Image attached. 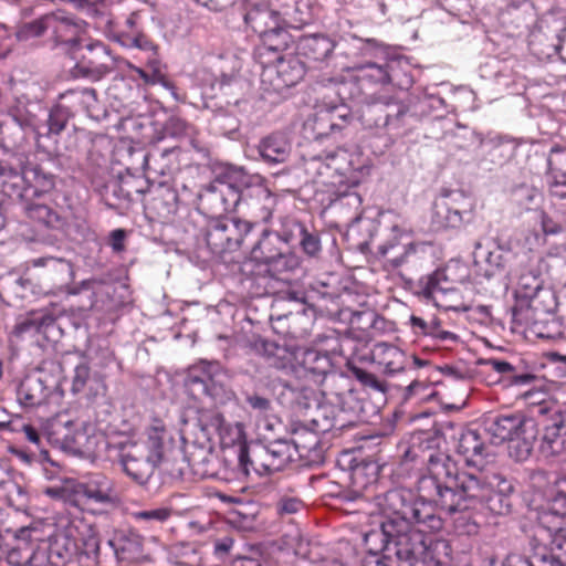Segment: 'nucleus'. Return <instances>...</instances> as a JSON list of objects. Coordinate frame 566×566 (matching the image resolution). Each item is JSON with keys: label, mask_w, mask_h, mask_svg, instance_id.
Segmentation results:
<instances>
[{"label": "nucleus", "mask_w": 566, "mask_h": 566, "mask_svg": "<svg viewBox=\"0 0 566 566\" xmlns=\"http://www.w3.org/2000/svg\"><path fill=\"white\" fill-rule=\"evenodd\" d=\"M390 81L387 67L378 64H365L358 69L356 74V82L365 94L376 86L389 84Z\"/></svg>", "instance_id": "58836bf2"}, {"label": "nucleus", "mask_w": 566, "mask_h": 566, "mask_svg": "<svg viewBox=\"0 0 566 566\" xmlns=\"http://www.w3.org/2000/svg\"><path fill=\"white\" fill-rule=\"evenodd\" d=\"M259 154L271 164L284 163L291 154V144L281 134H272L259 145Z\"/></svg>", "instance_id": "4c0bfd02"}, {"label": "nucleus", "mask_w": 566, "mask_h": 566, "mask_svg": "<svg viewBox=\"0 0 566 566\" xmlns=\"http://www.w3.org/2000/svg\"><path fill=\"white\" fill-rule=\"evenodd\" d=\"M31 531L21 530V537L18 538L17 546L12 547L9 553V562L15 566L31 565L34 556V548L36 545L29 541Z\"/></svg>", "instance_id": "c03bdc74"}, {"label": "nucleus", "mask_w": 566, "mask_h": 566, "mask_svg": "<svg viewBox=\"0 0 566 566\" xmlns=\"http://www.w3.org/2000/svg\"><path fill=\"white\" fill-rule=\"evenodd\" d=\"M129 69L133 72H136L137 76H139L140 80L146 85H156L158 83H165V74L161 73L160 70H154V71H145L136 65L129 64Z\"/></svg>", "instance_id": "052dcab7"}, {"label": "nucleus", "mask_w": 566, "mask_h": 566, "mask_svg": "<svg viewBox=\"0 0 566 566\" xmlns=\"http://www.w3.org/2000/svg\"><path fill=\"white\" fill-rule=\"evenodd\" d=\"M74 115L64 111L62 107L56 105L52 106L49 118H46V133L48 137H59L60 134L65 130L66 125Z\"/></svg>", "instance_id": "8fccbe9b"}, {"label": "nucleus", "mask_w": 566, "mask_h": 566, "mask_svg": "<svg viewBox=\"0 0 566 566\" xmlns=\"http://www.w3.org/2000/svg\"><path fill=\"white\" fill-rule=\"evenodd\" d=\"M59 98L56 106L74 116L84 113L88 117H94L97 111L98 101L95 88H71Z\"/></svg>", "instance_id": "c85d7f7f"}, {"label": "nucleus", "mask_w": 566, "mask_h": 566, "mask_svg": "<svg viewBox=\"0 0 566 566\" xmlns=\"http://www.w3.org/2000/svg\"><path fill=\"white\" fill-rule=\"evenodd\" d=\"M503 566H566V517L544 512L533 527L531 553L511 555Z\"/></svg>", "instance_id": "f03ea898"}, {"label": "nucleus", "mask_w": 566, "mask_h": 566, "mask_svg": "<svg viewBox=\"0 0 566 566\" xmlns=\"http://www.w3.org/2000/svg\"><path fill=\"white\" fill-rule=\"evenodd\" d=\"M217 220L209 223L206 232V242L208 249L214 255H221L226 252L237 251L230 242L227 233L223 232Z\"/></svg>", "instance_id": "a18cd8bd"}, {"label": "nucleus", "mask_w": 566, "mask_h": 566, "mask_svg": "<svg viewBox=\"0 0 566 566\" xmlns=\"http://www.w3.org/2000/svg\"><path fill=\"white\" fill-rule=\"evenodd\" d=\"M24 187L17 195L24 200L50 195L55 187V176L40 165H27L21 177Z\"/></svg>", "instance_id": "4be33fe9"}, {"label": "nucleus", "mask_w": 566, "mask_h": 566, "mask_svg": "<svg viewBox=\"0 0 566 566\" xmlns=\"http://www.w3.org/2000/svg\"><path fill=\"white\" fill-rule=\"evenodd\" d=\"M244 23L263 38V44L258 49L261 57L272 51V38L279 36L280 31L285 29L272 2L252 4L244 14Z\"/></svg>", "instance_id": "2eb2a0df"}, {"label": "nucleus", "mask_w": 566, "mask_h": 566, "mask_svg": "<svg viewBox=\"0 0 566 566\" xmlns=\"http://www.w3.org/2000/svg\"><path fill=\"white\" fill-rule=\"evenodd\" d=\"M408 106L394 96L371 95V102L365 107L363 118L366 123L387 129H398L403 126Z\"/></svg>", "instance_id": "dca6fc26"}, {"label": "nucleus", "mask_w": 566, "mask_h": 566, "mask_svg": "<svg viewBox=\"0 0 566 566\" xmlns=\"http://www.w3.org/2000/svg\"><path fill=\"white\" fill-rule=\"evenodd\" d=\"M210 448L185 442V460L196 476L201 479L213 475L209 470Z\"/></svg>", "instance_id": "a19ab883"}, {"label": "nucleus", "mask_w": 566, "mask_h": 566, "mask_svg": "<svg viewBox=\"0 0 566 566\" xmlns=\"http://www.w3.org/2000/svg\"><path fill=\"white\" fill-rule=\"evenodd\" d=\"M350 118L346 105L319 106L314 114L313 130L316 137H325L334 132H342Z\"/></svg>", "instance_id": "a878e982"}, {"label": "nucleus", "mask_w": 566, "mask_h": 566, "mask_svg": "<svg viewBox=\"0 0 566 566\" xmlns=\"http://www.w3.org/2000/svg\"><path fill=\"white\" fill-rule=\"evenodd\" d=\"M0 177L3 178L2 186L3 188L11 187L15 188V182L10 184L12 179H20L22 175H19L15 168L9 165L6 161H0Z\"/></svg>", "instance_id": "0e129e2a"}, {"label": "nucleus", "mask_w": 566, "mask_h": 566, "mask_svg": "<svg viewBox=\"0 0 566 566\" xmlns=\"http://www.w3.org/2000/svg\"><path fill=\"white\" fill-rule=\"evenodd\" d=\"M66 502L82 511L90 503L115 505L117 496L111 480L102 473H95L87 476L86 481L76 483L73 494L67 497Z\"/></svg>", "instance_id": "4468645a"}, {"label": "nucleus", "mask_w": 566, "mask_h": 566, "mask_svg": "<svg viewBox=\"0 0 566 566\" xmlns=\"http://www.w3.org/2000/svg\"><path fill=\"white\" fill-rule=\"evenodd\" d=\"M24 214L27 219L40 228L57 229L61 226V218L57 211L43 203H25Z\"/></svg>", "instance_id": "ea45409f"}, {"label": "nucleus", "mask_w": 566, "mask_h": 566, "mask_svg": "<svg viewBox=\"0 0 566 566\" xmlns=\"http://www.w3.org/2000/svg\"><path fill=\"white\" fill-rule=\"evenodd\" d=\"M457 452L463 457L468 469L460 470H485L484 460L489 457L486 447L480 433L475 430L463 431L458 439Z\"/></svg>", "instance_id": "cd10ccee"}, {"label": "nucleus", "mask_w": 566, "mask_h": 566, "mask_svg": "<svg viewBox=\"0 0 566 566\" xmlns=\"http://www.w3.org/2000/svg\"><path fill=\"white\" fill-rule=\"evenodd\" d=\"M537 412L542 423L541 454L545 458L559 455L566 444V403L544 402L539 405Z\"/></svg>", "instance_id": "f8f14e48"}, {"label": "nucleus", "mask_w": 566, "mask_h": 566, "mask_svg": "<svg viewBox=\"0 0 566 566\" xmlns=\"http://www.w3.org/2000/svg\"><path fill=\"white\" fill-rule=\"evenodd\" d=\"M474 201L462 190H441L434 198L429 224L433 232L458 230L474 213Z\"/></svg>", "instance_id": "9d476101"}, {"label": "nucleus", "mask_w": 566, "mask_h": 566, "mask_svg": "<svg viewBox=\"0 0 566 566\" xmlns=\"http://www.w3.org/2000/svg\"><path fill=\"white\" fill-rule=\"evenodd\" d=\"M541 228L546 235H556L563 232V226L546 213L541 216Z\"/></svg>", "instance_id": "338daca9"}, {"label": "nucleus", "mask_w": 566, "mask_h": 566, "mask_svg": "<svg viewBox=\"0 0 566 566\" xmlns=\"http://www.w3.org/2000/svg\"><path fill=\"white\" fill-rule=\"evenodd\" d=\"M18 401L27 408L41 406L48 397L46 387L40 378L27 377L21 381L17 391Z\"/></svg>", "instance_id": "e433bc0d"}, {"label": "nucleus", "mask_w": 566, "mask_h": 566, "mask_svg": "<svg viewBox=\"0 0 566 566\" xmlns=\"http://www.w3.org/2000/svg\"><path fill=\"white\" fill-rule=\"evenodd\" d=\"M481 364L500 375V380L509 382L510 386H528L536 380L535 374L523 371L518 366L503 359L489 357L481 359Z\"/></svg>", "instance_id": "2f4dec72"}, {"label": "nucleus", "mask_w": 566, "mask_h": 566, "mask_svg": "<svg viewBox=\"0 0 566 566\" xmlns=\"http://www.w3.org/2000/svg\"><path fill=\"white\" fill-rule=\"evenodd\" d=\"M448 279L443 271H434L433 274H429L421 285V293L428 298L436 300L440 294H444L446 291L450 290L447 286Z\"/></svg>", "instance_id": "3c124183"}, {"label": "nucleus", "mask_w": 566, "mask_h": 566, "mask_svg": "<svg viewBox=\"0 0 566 566\" xmlns=\"http://www.w3.org/2000/svg\"><path fill=\"white\" fill-rule=\"evenodd\" d=\"M548 196L556 200L566 199V175L560 177H548L547 180Z\"/></svg>", "instance_id": "bf43d9fd"}, {"label": "nucleus", "mask_w": 566, "mask_h": 566, "mask_svg": "<svg viewBox=\"0 0 566 566\" xmlns=\"http://www.w3.org/2000/svg\"><path fill=\"white\" fill-rule=\"evenodd\" d=\"M164 132L166 135L172 137H193L196 134L195 126L178 116L167 118L164 125Z\"/></svg>", "instance_id": "864d4df0"}, {"label": "nucleus", "mask_w": 566, "mask_h": 566, "mask_svg": "<svg viewBox=\"0 0 566 566\" xmlns=\"http://www.w3.org/2000/svg\"><path fill=\"white\" fill-rule=\"evenodd\" d=\"M126 233L123 229H116L109 233V247L114 252L120 253L125 250Z\"/></svg>", "instance_id": "774afa93"}, {"label": "nucleus", "mask_w": 566, "mask_h": 566, "mask_svg": "<svg viewBox=\"0 0 566 566\" xmlns=\"http://www.w3.org/2000/svg\"><path fill=\"white\" fill-rule=\"evenodd\" d=\"M269 235L270 232L264 229L262 233V239L259 240L258 243H255L251 250L252 259L265 264H271L274 261V259L279 255V253L275 252V250L264 251L265 239Z\"/></svg>", "instance_id": "13d9d810"}, {"label": "nucleus", "mask_w": 566, "mask_h": 566, "mask_svg": "<svg viewBox=\"0 0 566 566\" xmlns=\"http://www.w3.org/2000/svg\"><path fill=\"white\" fill-rule=\"evenodd\" d=\"M426 336L432 337L436 342L446 346L455 345L459 342V336L454 332L442 328L441 321L436 317H433V326L429 328Z\"/></svg>", "instance_id": "5fc2aeb1"}, {"label": "nucleus", "mask_w": 566, "mask_h": 566, "mask_svg": "<svg viewBox=\"0 0 566 566\" xmlns=\"http://www.w3.org/2000/svg\"><path fill=\"white\" fill-rule=\"evenodd\" d=\"M218 369L216 363L200 361L193 365L187 375V385L190 387L200 386L201 391L207 392L208 384L213 380V375Z\"/></svg>", "instance_id": "09e8293b"}, {"label": "nucleus", "mask_w": 566, "mask_h": 566, "mask_svg": "<svg viewBox=\"0 0 566 566\" xmlns=\"http://www.w3.org/2000/svg\"><path fill=\"white\" fill-rule=\"evenodd\" d=\"M81 516H71L66 518V523L61 524V530L53 535L49 557L57 565H65L78 555L80 523Z\"/></svg>", "instance_id": "a211bd4d"}, {"label": "nucleus", "mask_w": 566, "mask_h": 566, "mask_svg": "<svg viewBox=\"0 0 566 566\" xmlns=\"http://www.w3.org/2000/svg\"><path fill=\"white\" fill-rule=\"evenodd\" d=\"M436 439L418 436L405 458L427 463L418 490L449 514L483 506L495 515L511 512L513 485L505 476L485 469L460 470L446 452L434 450Z\"/></svg>", "instance_id": "f257e3e1"}, {"label": "nucleus", "mask_w": 566, "mask_h": 566, "mask_svg": "<svg viewBox=\"0 0 566 566\" xmlns=\"http://www.w3.org/2000/svg\"><path fill=\"white\" fill-rule=\"evenodd\" d=\"M262 185L261 176L250 175L242 167L226 165L214 169V177L206 189L212 196L219 197L222 211L229 213L235 209L242 192Z\"/></svg>", "instance_id": "1a4fd4ad"}, {"label": "nucleus", "mask_w": 566, "mask_h": 566, "mask_svg": "<svg viewBox=\"0 0 566 566\" xmlns=\"http://www.w3.org/2000/svg\"><path fill=\"white\" fill-rule=\"evenodd\" d=\"M202 433L208 438L212 432L219 436L222 448H235L250 446L244 440L243 424L240 422L226 423L223 416L214 410H206L200 413Z\"/></svg>", "instance_id": "6ab92c4d"}, {"label": "nucleus", "mask_w": 566, "mask_h": 566, "mask_svg": "<svg viewBox=\"0 0 566 566\" xmlns=\"http://www.w3.org/2000/svg\"><path fill=\"white\" fill-rule=\"evenodd\" d=\"M300 233V244L302 251L308 255H316L321 251V240L315 233L308 232L303 224H297Z\"/></svg>", "instance_id": "4d7b16f0"}, {"label": "nucleus", "mask_w": 566, "mask_h": 566, "mask_svg": "<svg viewBox=\"0 0 566 566\" xmlns=\"http://www.w3.org/2000/svg\"><path fill=\"white\" fill-rule=\"evenodd\" d=\"M238 468L247 476L255 472L258 476L271 475L277 472L272 469L271 458L261 442H251L250 446H243L237 452Z\"/></svg>", "instance_id": "5701e85b"}, {"label": "nucleus", "mask_w": 566, "mask_h": 566, "mask_svg": "<svg viewBox=\"0 0 566 566\" xmlns=\"http://www.w3.org/2000/svg\"><path fill=\"white\" fill-rule=\"evenodd\" d=\"M217 223L220 224L223 233L229 237L231 244L234 245L235 250L243 243L247 234L251 232L252 224L251 221L242 220V219H217Z\"/></svg>", "instance_id": "49530a36"}, {"label": "nucleus", "mask_w": 566, "mask_h": 566, "mask_svg": "<svg viewBox=\"0 0 566 566\" xmlns=\"http://www.w3.org/2000/svg\"><path fill=\"white\" fill-rule=\"evenodd\" d=\"M264 448L271 458L272 470L282 471L297 458L287 440H273Z\"/></svg>", "instance_id": "37998d69"}, {"label": "nucleus", "mask_w": 566, "mask_h": 566, "mask_svg": "<svg viewBox=\"0 0 566 566\" xmlns=\"http://www.w3.org/2000/svg\"><path fill=\"white\" fill-rule=\"evenodd\" d=\"M547 176L560 177L566 176V150L559 145H555L551 149L547 157Z\"/></svg>", "instance_id": "603ef678"}, {"label": "nucleus", "mask_w": 566, "mask_h": 566, "mask_svg": "<svg viewBox=\"0 0 566 566\" xmlns=\"http://www.w3.org/2000/svg\"><path fill=\"white\" fill-rule=\"evenodd\" d=\"M433 500L422 496L415 497L410 490L396 488L387 491L378 497V507L381 510L384 520L381 524L403 522L410 525H421L424 530L441 531L442 518L436 514Z\"/></svg>", "instance_id": "7ed1b4c3"}, {"label": "nucleus", "mask_w": 566, "mask_h": 566, "mask_svg": "<svg viewBox=\"0 0 566 566\" xmlns=\"http://www.w3.org/2000/svg\"><path fill=\"white\" fill-rule=\"evenodd\" d=\"M111 53L101 41L87 44L86 54L82 55L77 67L87 77L99 78L111 72Z\"/></svg>", "instance_id": "bb28decb"}, {"label": "nucleus", "mask_w": 566, "mask_h": 566, "mask_svg": "<svg viewBox=\"0 0 566 566\" xmlns=\"http://www.w3.org/2000/svg\"><path fill=\"white\" fill-rule=\"evenodd\" d=\"M374 355L378 364L382 365L389 374H397L405 369L406 355L402 349L395 345L378 344Z\"/></svg>", "instance_id": "79ce46f5"}, {"label": "nucleus", "mask_w": 566, "mask_h": 566, "mask_svg": "<svg viewBox=\"0 0 566 566\" xmlns=\"http://www.w3.org/2000/svg\"><path fill=\"white\" fill-rule=\"evenodd\" d=\"M290 446L293 447L294 455L305 463H313L322 458L319 436L313 430L301 429L294 432Z\"/></svg>", "instance_id": "72a5a7b5"}, {"label": "nucleus", "mask_w": 566, "mask_h": 566, "mask_svg": "<svg viewBox=\"0 0 566 566\" xmlns=\"http://www.w3.org/2000/svg\"><path fill=\"white\" fill-rule=\"evenodd\" d=\"M542 400L538 405L548 402ZM535 406L533 412L537 417V421L528 418L520 412L511 415L496 416L490 424L489 432L497 442H509V451L512 459L516 461L526 460L533 451L534 442L538 436L541 418L536 411L539 406Z\"/></svg>", "instance_id": "39448f33"}, {"label": "nucleus", "mask_w": 566, "mask_h": 566, "mask_svg": "<svg viewBox=\"0 0 566 566\" xmlns=\"http://www.w3.org/2000/svg\"><path fill=\"white\" fill-rule=\"evenodd\" d=\"M80 539L77 543L78 555L74 558L85 566L101 565V542L98 541L96 531L92 524L82 517L80 523Z\"/></svg>", "instance_id": "7c9ffc66"}, {"label": "nucleus", "mask_w": 566, "mask_h": 566, "mask_svg": "<svg viewBox=\"0 0 566 566\" xmlns=\"http://www.w3.org/2000/svg\"><path fill=\"white\" fill-rule=\"evenodd\" d=\"M170 560L175 566H202V556L193 544L175 545L170 552Z\"/></svg>", "instance_id": "de8ad7c7"}, {"label": "nucleus", "mask_w": 566, "mask_h": 566, "mask_svg": "<svg viewBox=\"0 0 566 566\" xmlns=\"http://www.w3.org/2000/svg\"><path fill=\"white\" fill-rule=\"evenodd\" d=\"M381 531L386 545L392 546L398 560L405 562L407 566L426 565L428 560H432V539L427 533L437 531L403 522L381 524Z\"/></svg>", "instance_id": "423d86ee"}, {"label": "nucleus", "mask_w": 566, "mask_h": 566, "mask_svg": "<svg viewBox=\"0 0 566 566\" xmlns=\"http://www.w3.org/2000/svg\"><path fill=\"white\" fill-rule=\"evenodd\" d=\"M164 459H156L139 447H130L123 453L122 465L125 473L138 484H146Z\"/></svg>", "instance_id": "aec40b11"}, {"label": "nucleus", "mask_w": 566, "mask_h": 566, "mask_svg": "<svg viewBox=\"0 0 566 566\" xmlns=\"http://www.w3.org/2000/svg\"><path fill=\"white\" fill-rule=\"evenodd\" d=\"M272 4L285 29H301L313 21L311 0H272Z\"/></svg>", "instance_id": "b1692460"}, {"label": "nucleus", "mask_w": 566, "mask_h": 566, "mask_svg": "<svg viewBox=\"0 0 566 566\" xmlns=\"http://www.w3.org/2000/svg\"><path fill=\"white\" fill-rule=\"evenodd\" d=\"M279 50L280 45H274L263 57L258 54L259 63L263 64V83H269L277 93L298 84L306 73L305 64L297 55H280Z\"/></svg>", "instance_id": "9b49d317"}, {"label": "nucleus", "mask_w": 566, "mask_h": 566, "mask_svg": "<svg viewBox=\"0 0 566 566\" xmlns=\"http://www.w3.org/2000/svg\"><path fill=\"white\" fill-rule=\"evenodd\" d=\"M277 205V198L265 187L254 186L244 190L241 200L237 202L235 209L230 212H239L250 218L252 224L268 222L272 219L273 210Z\"/></svg>", "instance_id": "f3484780"}, {"label": "nucleus", "mask_w": 566, "mask_h": 566, "mask_svg": "<svg viewBox=\"0 0 566 566\" xmlns=\"http://www.w3.org/2000/svg\"><path fill=\"white\" fill-rule=\"evenodd\" d=\"M516 307L527 311V321H533L534 327L541 321L537 315H552L556 307V297L551 286L545 285L542 277L539 260L528 258L522 264L516 275L515 286Z\"/></svg>", "instance_id": "20e7f679"}, {"label": "nucleus", "mask_w": 566, "mask_h": 566, "mask_svg": "<svg viewBox=\"0 0 566 566\" xmlns=\"http://www.w3.org/2000/svg\"><path fill=\"white\" fill-rule=\"evenodd\" d=\"M353 154L347 149H336L334 153H327L318 157L321 166L327 170V176L334 178L327 185L329 186V203L339 201L343 198H349L355 203L361 202L355 188L358 185L356 172L357 167L353 164Z\"/></svg>", "instance_id": "6e6552de"}, {"label": "nucleus", "mask_w": 566, "mask_h": 566, "mask_svg": "<svg viewBox=\"0 0 566 566\" xmlns=\"http://www.w3.org/2000/svg\"><path fill=\"white\" fill-rule=\"evenodd\" d=\"M53 322L52 317L50 315L43 314L41 316H35L32 318H27L21 324L18 325V331L21 333H25L30 331L31 328L35 329L36 332H40V329L44 326H48Z\"/></svg>", "instance_id": "680f3d73"}, {"label": "nucleus", "mask_w": 566, "mask_h": 566, "mask_svg": "<svg viewBox=\"0 0 566 566\" xmlns=\"http://www.w3.org/2000/svg\"><path fill=\"white\" fill-rule=\"evenodd\" d=\"M303 503L296 497H284L277 502V512L281 515L300 512Z\"/></svg>", "instance_id": "69168bd1"}, {"label": "nucleus", "mask_w": 566, "mask_h": 566, "mask_svg": "<svg viewBox=\"0 0 566 566\" xmlns=\"http://www.w3.org/2000/svg\"><path fill=\"white\" fill-rule=\"evenodd\" d=\"M71 391L92 401L104 395L105 384L101 376L91 373L86 363H81L73 370Z\"/></svg>", "instance_id": "c756f323"}, {"label": "nucleus", "mask_w": 566, "mask_h": 566, "mask_svg": "<svg viewBox=\"0 0 566 566\" xmlns=\"http://www.w3.org/2000/svg\"><path fill=\"white\" fill-rule=\"evenodd\" d=\"M350 392V380L343 374H325L321 381V394L332 406H342Z\"/></svg>", "instance_id": "c9c22d12"}, {"label": "nucleus", "mask_w": 566, "mask_h": 566, "mask_svg": "<svg viewBox=\"0 0 566 566\" xmlns=\"http://www.w3.org/2000/svg\"><path fill=\"white\" fill-rule=\"evenodd\" d=\"M263 350L273 368L286 369L293 368L297 364L304 365L305 369L316 370L319 366L313 363L323 360L328 365L327 356H321L317 350L306 349L296 345L277 344L274 342H263Z\"/></svg>", "instance_id": "ddd939ff"}, {"label": "nucleus", "mask_w": 566, "mask_h": 566, "mask_svg": "<svg viewBox=\"0 0 566 566\" xmlns=\"http://www.w3.org/2000/svg\"><path fill=\"white\" fill-rule=\"evenodd\" d=\"M86 22L66 11H53L38 19L25 22L18 31V38L28 41L45 36L54 46L75 45L85 33Z\"/></svg>", "instance_id": "0eeeda50"}, {"label": "nucleus", "mask_w": 566, "mask_h": 566, "mask_svg": "<svg viewBox=\"0 0 566 566\" xmlns=\"http://www.w3.org/2000/svg\"><path fill=\"white\" fill-rule=\"evenodd\" d=\"M172 515V510L167 506H159L156 509L137 511L133 513V517L138 521L164 523Z\"/></svg>", "instance_id": "6e6d98bb"}, {"label": "nucleus", "mask_w": 566, "mask_h": 566, "mask_svg": "<svg viewBox=\"0 0 566 566\" xmlns=\"http://www.w3.org/2000/svg\"><path fill=\"white\" fill-rule=\"evenodd\" d=\"M117 560L136 563L143 558L144 538L130 528L115 530L108 539Z\"/></svg>", "instance_id": "393cba45"}, {"label": "nucleus", "mask_w": 566, "mask_h": 566, "mask_svg": "<svg viewBox=\"0 0 566 566\" xmlns=\"http://www.w3.org/2000/svg\"><path fill=\"white\" fill-rule=\"evenodd\" d=\"M67 449L81 455H93L103 442V437L96 433L95 428L88 423L75 429L74 433L66 434L64 439Z\"/></svg>", "instance_id": "473e14b6"}, {"label": "nucleus", "mask_w": 566, "mask_h": 566, "mask_svg": "<svg viewBox=\"0 0 566 566\" xmlns=\"http://www.w3.org/2000/svg\"><path fill=\"white\" fill-rule=\"evenodd\" d=\"M233 545L234 539L230 536L222 537L214 542L213 554L216 558L219 560L227 559Z\"/></svg>", "instance_id": "e2e57ef3"}, {"label": "nucleus", "mask_w": 566, "mask_h": 566, "mask_svg": "<svg viewBox=\"0 0 566 566\" xmlns=\"http://www.w3.org/2000/svg\"><path fill=\"white\" fill-rule=\"evenodd\" d=\"M172 443L174 437L166 422L155 417L146 426L143 441L133 444L132 448H143V451L153 454V458L164 459L165 452Z\"/></svg>", "instance_id": "412c9836"}, {"label": "nucleus", "mask_w": 566, "mask_h": 566, "mask_svg": "<svg viewBox=\"0 0 566 566\" xmlns=\"http://www.w3.org/2000/svg\"><path fill=\"white\" fill-rule=\"evenodd\" d=\"M334 49V40L322 34L302 35L297 43L298 54L313 62L325 61Z\"/></svg>", "instance_id": "f704fd0d"}]
</instances>
